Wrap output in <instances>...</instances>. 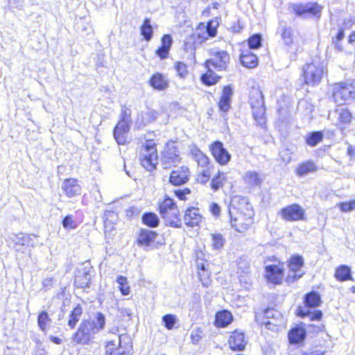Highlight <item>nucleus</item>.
<instances>
[{
    "mask_svg": "<svg viewBox=\"0 0 355 355\" xmlns=\"http://www.w3.org/2000/svg\"><path fill=\"white\" fill-rule=\"evenodd\" d=\"M229 214L232 226L238 232H243L252 223L253 211L251 205L245 198L240 196L232 198Z\"/></svg>",
    "mask_w": 355,
    "mask_h": 355,
    "instance_id": "nucleus-1",
    "label": "nucleus"
},
{
    "mask_svg": "<svg viewBox=\"0 0 355 355\" xmlns=\"http://www.w3.org/2000/svg\"><path fill=\"white\" fill-rule=\"evenodd\" d=\"M105 323V316L102 313H97L94 320H83L71 336L73 343L78 345H89L93 336L104 328Z\"/></svg>",
    "mask_w": 355,
    "mask_h": 355,
    "instance_id": "nucleus-2",
    "label": "nucleus"
},
{
    "mask_svg": "<svg viewBox=\"0 0 355 355\" xmlns=\"http://www.w3.org/2000/svg\"><path fill=\"white\" fill-rule=\"evenodd\" d=\"M104 354L105 355H132V342L126 335H116L114 338L105 341Z\"/></svg>",
    "mask_w": 355,
    "mask_h": 355,
    "instance_id": "nucleus-3",
    "label": "nucleus"
},
{
    "mask_svg": "<svg viewBox=\"0 0 355 355\" xmlns=\"http://www.w3.org/2000/svg\"><path fill=\"white\" fill-rule=\"evenodd\" d=\"M250 103L252 109V114L254 120L258 125L262 126L265 124V112L264 100L262 92L259 90L252 92L250 97Z\"/></svg>",
    "mask_w": 355,
    "mask_h": 355,
    "instance_id": "nucleus-4",
    "label": "nucleus"
},
{
    "mask_svg": "<svg viewBox=\"0 0 355 355\" xmlns=\"http://www.w3.org/2000/svg\"><path fill=\"white\" fill-rule=\"evenodd\" d=\"M325 73L324 67L320 63L306 64L303 67V75L306 84L314 86L320 83Z\"/></svg>",
    "mask_w": 355,
    "mask_h": 355,
    "instance_id": "nucleus-5",
    "label": "nucleus"
},
{
    "mask_svg": "<svg viewBox=\"0 0 355 355\" xmlns=\"http://www.w3.org/2000/svg\"><path fill=\"white\" fill-rule=\"evenodd\" d=\"M210 58L206 62L207 67L218 71L226 70L230 61V55L225 51L212 49L209 52Z\"/></svg>",
    "mask_w": 355,
    "mask_h": 355,
    "instance_id": "nucleus-6",
    "label": "nucleus"
},
{
    "mask_svg": "<svg viewBox=\"0 0 355 355\" xmlns=\"http://www.w3.org/2000/svg\"><path fill=\"white\" fill-rule=\"evenodd\" d=\"M278 214L282 219L289 222L305 220V210L296 203L281 209Z\"/></svg>",
    "mask_w": 355,
    "mask_h": 355,
    "instance_id": "nucleus-7",
    "label": "nucleus"
},
{
    "mask_svg": "<svg viewBox=\"0 0 355 355\" xmlns=\"http://www.w3.org/2000/svg\"><path fill=\"white\" fill-rule=\"evenodd\" d=\"M145 154L141 159V164L149 171L155 168V143L153 139H146V144L143 146Z\"/></svg>",
    "mask_w": 355,
    "mask_h": 355,
    "instance_id": "nucleus-8",
    "label": "nucleus"
},
{
    "mask_svg": "<svg viewBox=\"0 0 355 355\" xmlns=\"http://www.w3.org/2000/svg\"><path fill=\"white\" fill-rule=\"evenodd\" d=\"M288 10L294 12L297 17H303L308 13L313 15H317L321 12L322 7L318 3L312 2L305 4L290 3L288 6Z\"/></svg>",
    "mask_w": 355,
    "mask_h": 355,
    "instance_id": "nucleus-9",
    "label": "nucleus"
},
{
    "mask_svg": "<svg viewBox=\"0 0 355 355\" xmlns=\"http://www.w3.org/2000/svg\"><path fill=\"white\" fill-rule=\"evenodd\" d=\"M333 97L336 103L343 104L345 101L355 98V88L351 85L338 84L334 89Z\"/></svg>",
    "mask_w": 355,
    "mask_h": 355,
    "instance_id": "nucleus-10",
    "label": "nucleus"
},
{
    "mask_svg": "<svg viewBox=\"0 0 355 355\" xmlns=\"http://www.w3.org/2000/svg\"><path fill=\"white\" fill-rule=\"evenodd\" d=\"M211 155L220 165H226L231 159V155L223 147L222 142L216 141L209 146Z\"/></svg>",
    "mask_w": 355,
    "mask_h": 355,
    "instance_id": "nucleus-11",
    "label": "nucleus"
},
{
    "mask_svg": "<svg viewBox=\"0 0 355 355\" xmlns=\"http://www.w3.org/2000/svg\"><path fill=\"white\" fill-rule=\"evenodd\" d=\"M190 171L187 166H182L173 170L168 178V182L174 186H180L188 182Z\"/></svg>",
    "mask_w": 355,
    "mask_h": 355,
    "instance_id": "nucleus-12",
    "label": "nucleus"
},
{
    "mask_svg": "<svg viewBox=\"0 0 355 355\" xmlns=\"http://www.w3.org/2000/svg\"><path fill=\"white\" fill-rule=\"evenodd\" d=\"M217 22L212 21H209L207 26L202 24L196 29L193 33V37H197L198 42L200 43L207 40L210 37H214L217 32Z\"/></svg>",
    "mask_w": 355,
    "mask_h": 355,
    "instance_id": "nucleus-13",
    "label": "nucleus"
},
{
    "mask_svg": "<svg viewBox=\"0 0 355 355\" xmlns=\"http://www.w3.org/2000/svg\"><path fill=\"white\" fill-rule=\"evenodd\" d=\"M205 254L201 251L196 252V265L198 268L199 279L202 284L207 286L209 285V272L207 270V259L205 258Z\"/></svg>",
    "mask_w": 355,
    "mask_h": 355,
    "instance_id": "nucleus-14",
    "label": "nucleus"
},
{
    "mask_svg": "<svg viewBox=\"0 0 355 355\" xmlns=\"http://www.w3.org/2000/svg\"><path fill=\"white\" fill-rule=\"evenodd\" d=\"M62 189L67 198H73L80 195L81 187L76 178H65L62 184Z\"/></svg>",
    "mask_w": 355,
    "mask_h": 355,
    "instance_id": "nucleus-15",
    "label": "nucleus"
},
{
    "mask_svg": "<svg viewBox=\"0 0 355 355\" xmlns=\"http://www.w3.org/2000/svg\"><path fill=\"white\" fill-rule=\"evenodd\" d=\"M283 277L284 268L282 266L272 264L266 266V277L268 282L279 284L282 282Z\"/></svg>",
    "mask_w": 355,
    "mask_h": 355,
    "instance_id": "nucleus-16",
    "label": "nucleus"
},
{
    "mask_svg": "<svg viewBox=\"0 0 355 355\" xmlns=\"http://www.w3.org/2000/svg\"><path fill=\"white\" fill-rule=\"evenodd\" d=\"M304 261L302 257L293 256L289 261L288 267L291 270V274L288 275V279L290 280L297 279L302 277L304 272H302L301 268L302 267Z\"/></svg>",
    "mask_w": 355,
    "mask_h": 355,
    "instance_id": "nucleus-17",
    "label": "nucleus"
},
{
    "mask_svg": "<svg viewBox=\"0 0 355 355\" xmlns=\"http://www.w3.org/2000/svg\"><path fill=\"white\" fill-rule=\"evenodd\" d=\"M130 126L116 123L113 129V137L119 145H126L128 143V134Z\"/></svg>",
    "mask_w": 355,
    "mask_h": 355,
    "instance_id": "nucleus-18",
    "label": "nucleus"
},
{
    "mask_svg": "<svg viewBox=\"0 0 355 355\" xmlns=\"http://www.w3.org/2000/svg\"><path fill=\"white\" fill-rule=\"evenodd\" d=\"M202 216L198 208H188L184 216V222L185 225L189 227L198 226L201 223Z\"/></svg>",
    "mask_w": 355,
    "mask_h": 355,
    "instance_id": "nucleus-19",
    "label": "nucleus"
},
{
    "mask_svg": "<svg viewBox=\"0 0 355 355\" xmlns=\"http://www.w3.org/2000/svg\"><path fill=\"white\" fill-rule=\"evenodd\" d=\"M230 348L234 351H242L245 349L246 341L243 333L234 331L228 340Z\"/></svg>",
    "mask_w": 355,
    "mask_h": 355,
    "instance_id": "nucleus-20",
    "label": "nucleus"
},
{
    "mask_svg": "<svg viewBox=\"0 0 355 355\" xmlns=\"http://www.w3.org/2000/svg\"><path fill=\"white\" fill-rule=\"evenodd\" d=\"M166 225L173 227H180V220L179 218V210L178 207H173L160 214Z\"/></svg>",
    "mask_w": 355,
    "mask_h": 355,
    "instance_id": "nucleus-21",
    "label": "nucleus"
},
{
    "mask_svg": "<svg viewBox=\"0 0 355 355\" xmlns=\"http://www.w3.org/2000/svg\"><path fill=\"white\" fill-rule=\"evenodd\" d=\"M173 42L171 35H164L161 40V46L157 49V56H159L162 60L166 58Z\"/></svg>",
    "mask_w": 355,
    "mask_h": 355,
    "instance_id": "nucleus-22",
    "label": "nucleus"
},
{
    "mask_svg": "<svg viewBox=\"0 0 355 355\" xmlns=\"http://www.w3.org/2000/svg\"><path fill=\"white\" fill-rule=\"evenodd\" d=\"M83 314V308L81 304H76L69 312L67 324L71 329H75Z\"/></svg>",
    "mask_w": 355,
    "mask_h": 355,
    "instance_id": "nucleus-23",
    "label": "nucleus"
},
{
    "mask_svg": "<svg viewBox=\"0 0 355 355\" xmlns=\"http://www.w3.org/2000/svg\"><path fill=\"white\" fill-rule=\"evenodd\" d=\"M52 320L46 311H42L38 313L37 317V323L39 329L43 332L46 333Z\"/></svg>",
    "mask_w": 355,
    "mask_h": 355,
    "instance_id": "nucleus-24",
    "label": "nucleus"
},
{
    "mask_svg": "<svg viewBox=\"0 0 355 355\" xmlns=\"http://www.w3.org/2000/svg\"><path fill=\"white\" fill-rule=\"evenodd\" d=\"M318 170V167L312 160H307L300 164L296 168V173L298 176H304L309 173L315 172Z\"/></svg>",
    "mask_w": 355,
    "mask_h": 355,
    "instance_id": "nucleus-25",
    "label": "nucleus"
},
{
    "mask_svg": "<svg viewBox=\"0 0 355 355\" xmlns=\"http://www.w3.org/2000/svg\"><path fill=\"white\" fill-rule=\"evenodd\" d=\"M240 60L241 64L247 68H254L257 65V57L249 51H243Z\"/></svg>",
    "mask_w": 355,
    "mask_h": 355,
    "instance_id": "nucleus-26",
    "label": "nucleus"
},
{
    "mask_svg": "<svg viewBox=\"0 0 355 355\" xmlns=\"http://www.w3.org/2000/svg\"><path fill=\"white\" fill-rule=\"evenodd\" d=\"M306 336V331L302 327H297L292 329L288 333V339L291 343H299Z\"/></svg>",
    "mask_w": 355,
    "mask_h": 355,
    "instance_id": "nucleus-27",
    "label": "nucleus"
},
{
    "mask_svg": "<svg viewBox=\"0 0 355 355\" xmlns=\"http://www.w3.org/2000/svg\"><path fill=\"white\" fill-rule=\"evenodd\" d=\"M232 320V315L227 311L218 312L216 315L215 324L218 327H225Z\"/></svg>",
    "mask_w": 355,
    "mask_h": 355,
    "instance_id": "nucleus-28",
    "label": "nucleus"
},
{
    "mask_svg": "<svg viewBox=\"0 0 355 355\" xmlns=\"http://www.w3.org/2000/svg\"><path fill=\"white\" fill-rule=\"evenodd\" d=\"M116 281L118 284V288L122 295H128L130 294L131 287L126 277L119 275Z\"/></svg>",
    "mask_w": 355,
    "mask_h": 355,
    "instance_id": "nucleus-29",
    "label": "nucleus"
},
{
    "mask_svg": "<svg viewBox=\"0 0 355 355\" xmlns=\"http://www.w3.org/2000/svg\"><path fill=\"white\" fill-rule=\"evenodd\" d=\"M180 159L181 158L178 157H170L162 154L160 160L161 166L163 169L171 168L178 164L180 162Z\"/></svg>",
    "mask_w": 355,
    "mask_h": 355,
    "instance_id": "nucleus-30",
    "label": "nucleus"
},
{
    "mask_svg": "<svg viewBox=\"0 0 355 355\" xmlns=\"http://www.w3.org/2000/svg\"><path fill=\"white\" fill-rule=\"evenodd\" d=\"M278 32L280 33L284 43L290 46L293 43V30L291 27L281 25L278 28Z\"/></svg>",
    "mask_w": 355,
    "mask_h": 355,
    "instance_id": "nucleus-31",
    "label": "nucleus"
},
{
    "mask_svg": "<svg viewBox=\"0 0 355 355\" xmlns=\"http://www.w3.org/2000/svg\"><path fill=\"white\" fill-rule=\"evenodd\" d=\"M323 137V133L320 131L312 132L306 136V143L309 146L314 147L322 141Z\"/></svg>",
    "mask_w": 355,
    "mask_h": 355,
    "instance_id": "nucleus-32",
    "label": "nucleus"
},
{
    "mask_svg": "<svg viewBox=\"0 0 355 355\" xmlns=\"http://www.w3.org/2000/svg\"><path fill=\"white\" fill-rule=\"evenodd\" d=\"M155 237V233L147 230H141L138 238V244H150Z\"/></svg>",
    "mask_w": 355,
    "mask_h": 355,
    "instance_id": "nucleus-33",
    "label": "nucleus"
},
{
    "mask_svg": "<svg viewBox=\"0 0 355 355\" xmlns=\"http://www.w3.org/2000/svg\"><path fill=\"white\" fill-rule=\"evenodd\" d=\"M207 73L201 76L202 82L207 85H212L218 82L220 77L217 76L213 71L212 68L207 67Z\"/></svg>",
    "mask_w": 355,
    "mask_h": 355,
    "instance_id": "nucleus-34",
    "label": "nucleus"
},
{
    "mask_svg": "<svg viewBox=\"0 0 355 355\" xmlns=\"http://www.w3.org/2000/svg\"><path fill=\"white\" fill-rule=\"evenodd\" d=\"M80 223L81 221L76 220L75 216L71 214L65 216L62 220L63 227L67 230L76 229Z\"/></svg>",
    "mask_w": 355,
    "mask_h": 355,
    "instance_id": "nucleus-35",
    "label": "nucleus"
},
{
    "mask_svg": "<svg viewBox=\"0 0 355 355\" xmlns=\"http://www.w3.org/2000/svg\"><path fill=\"white\" fill-rule=\"evenodd\" d=\"M335 277L339 281L352 279L351 270L347 266H340L337 268L336 270Z\"/></svg>",
    "mask_w": 355,
    "mask_h": 355,
    "instance_id": "nucleus-36",
    "label": "nucleus"
},
{
    "mask_svg": "<svg viewBox=\"0 0 355 355\" xmlns=\"http://www.w3.org/2000/svg\"><path fill=\"white\" fill-rule=\"evenodd\" d=\"M246 184L251 186H259L261 182L259 175L255 171H248L243 177Z\"/></svg>",
    "mask_w": 355,
    "mask_h": 355,
    "instance_id": "nucleus-37",
    "label": "nucleus"
},
{
    "mask_svg": "<svg viewBox=\"0 0 355 355\" xmlns=\"http://www.w3.org/2000/svg\"><path fill=\"white\" fill-rule=\"evenodd\" d=\"M336 112L338 114V121L344 124H348L352 120V114L350 112L344 107L338 108L336 110Z\"/></svg>",
    "mask_w": 355,
    "mask_h": 355,
    "instance_id": "nucleus-38",
    "label": "nucleus"
},
{
    "mask_svg": "<svg viewBox=\"0 0 355 355\" xmlns=\"http://www.w3.org/2000/svg\"><path fill=\"white\" fill-rule=\"evenodd\" d=\"M131 110L130 108L123 107L121 110L120 118L116 123L131 125Z\"/></svg>",
    "mask_w": 355,
    "mask_h": 355,
    "instance_id": "nucleus-39",
    "label": "nucleus"
},
{
    "mask_svg": "<svg viewBox=\"0 0 355 355\" xmlns=\"http://www.w3.org/2000/svg\"><path fill=\"white\" fill-rule=\"evenodd\" d=\"M305 303L310 307L318 306L321 303L320 296L315 292H311L306 295Z\"/></svg>",
    "mask_w": 355,
    "mask_h": 355,
    "instance_id": "nucleus-40",
    "label": "nucleus"
},
{
    "mask_svg": "<svg viewBox=\"0 0 355 355\" xmlns=\"http://www.w3.org/2000/svg\"><path fill=\"white\" fill-rule=\"evenodd\" d=\"M163 155H166L170 157H180L179 151L177 148L176 143L174 141L168 142L162 152Z\"/></svg>",
    "mask_w": 355,
    "mask_h": 355,
    "instance_id": "nucleus-41",
    "label": "nucleus"
},
{
    "mask_svg": "<svg viewBox=\"0 0 355 355\" xmlns=\"http://www.w3.org/2000/svg\"><path fill=\"white\" fill-rule=\"evenodd\" d=\"M89 279L87 273L84 275H76L74 279V285L77 288H83L88 286Z\"/></svg>",
    "mask_w": 355,
    "mask_h": 355,
    "instance_id": "nucleus-42",
    "label": "nucleus"
},
{
    "mask_svg": "<svg viewBox=\"0 0 355 355\" xmlns=\"http://www.w3.org/2000/svg\"><path fill=\"white\" fill-rule=\"evenodd\" d=\"M169 80L162 73H157V90H165L168 87Z\"/></svg>",
    "mask_w": 355,
    "mask_h": 355,
    "instance_id": "nucleus-43",
    "label": "nucleus"
},
{
    "mask_svg": "<svg viewBox=\"0 0 355 355\" xmlns=\"http://www.w3.org/2000/svg\"><path fill=\"white\" fill-rule=\"evenodd\" d=\"M238 273L245 274L250 270V262L246 257H241L237 261Z\"/></svg>",
    "mask_w": 355,
    "mask_h": 355,
    "instance_id": "nucleus-44",
    "label": "nucleus"
},
{
    "mask_svg": "<svg viewBox=\"0 0 355 355\" xmlns=\"http://www.w3.org/2000/svg\"><path fill=\"white\" fill-rule=\"evenodd\" d=\"M162 322L166 329H172L175 324L178 322V318L174 315L167 314L163 316Z\"/></svg>",
    "mask_w": 355,
    "mask_h": 355,
    "instance_id": "nucleus-45",
    "label": "nucleus"
},
{
    "mask_svg": "<svg viewBox=\"0 0 355 355\" xmlns=\"http://www.w3.org/2000/svg\"><path fill=\"white\" fill-rule=\"evenodd\" d=\"M141 33L147 40H148L152 37L153 28L150 25L149 20H144L142 26H141Z\"/></svg>",
    "mask_w": 355,
    "mask_h": 355,
    "instance_id": "nucleus-46",
    "label": "nucleus"
},
{
    "mask_svg": "<svg viewBox=\"0 0 355 355\" xmlns=\"http://www.w3.org/2000/svg\"><path fill=\"white\" fill-rule=\"evenodd\" d=\"M142 223L150 227H155V214L153 212H147L145 213L142 216Z\"/></svg>",
    "mask_w": 355,
    "mask_h": 355,
    "instance_id": "nucleus-47",
    "label": "nucleus"
},
{
    "mask_svg": "<svg viewBox=\"0 0 355 355\" xmlns=\"http://www.w3.org/2000/svg\"><path fill=\"white\" fill-rule=\"evenodd\" d=\"M248 45L251 49H257L261 45V36L259 34H255L251 36L248 40Z\"/></svg>",
    "mask_w": 355,
    "mask_h": 355,
    "instance_id": "nucleus-48",
    "label": "nucleus"
},
{
    "mask_svg": "<svg viewBox=\"0 0 355 355\" xmlns=\"http://www.w3.org/2000/svg\"><path fill=\"white\" fill-rule=\"evenodd\" d=\"M225 180V174L218 172L217 176L214 177L211 180V188L216 191L223 186V181Z\"/></svg>",
    "mask_w": 355,
    "mask_h": 355,
    "instance_id": "nucleus-49",
    "label": "nucleus"
},
{
    "mask_svg": "<svg viewBox=\"0 0 355 355\" xmlns=\"http://www.w3.org/2000/svg\"><path fill=\"white\" fill-rule=\"evenodd\" d=\"M343 212H349L355 209V200H352L349 202H343L337 205Z\"/></svg>",
    "mask_w": 355,
    "mask_h": 355,
    "instance_id": "nucleus-50",
    "label": "nucleus"
},
{
    "mask_svg": "<svg viewBox=\"0 0 355 355\" xmlns=\"http://www.w3.org/2000/svg\"><path fill=\"white\" fill-rule=\"evenodd\" d=\"M173 207H177V206L172 199L167 198L159 205V214H161Z\"/></svg>",
    "mask_w": 355,
    "mask_h": 355,
    "instance_id": "nucleus-51",
    "label": "nucleus"
},
{
    "mask_svg": "<svg viewBox=\"0 0 355 355\" xmlns=\"http://www.w3.org/2000/svg\"><path fill=\"white\" fill-rule=\"evenodd\" d=\"M175 68L178 75L182 78L187 73V65L182 62H177Z\"/></svg>",
    "mask_w": 355,
    "mask_h": 355,
    "instance_id": "nucleus-52",
    "label": "nucleus"
},
{
    "mask_svg": "<svg viewBox=\"0 0 355 355\" xmlns=\"http://www.w3.org/2000/svg\"><path fill=\"white\" fill-rule=\"evenodd\" d=\"M200 175H198V180L201 183H206L210 178V172L209 169H203L202 171H200Z\"/></svg>",
    "mask_w": 355,
    "mask_h": 355,
    "instance_id": "nucleus-53",
    "label": "nucleus"
},
{
    "mask_svg": "<svg viewBox=\"0 0 355 355\" xmlns=\"http://www.w3.org/2000/svg\"><path fill=\"white\" fill-rule=\"evenodd\" d=\"M213 244H224L225 239L220 233L215 232L211 234Z\"/></svg>",
    "mask_w": 355,
    "mask_h": 355,
    "instance_id": "nucleus-54",
    "label": "nucleus"
},
{
    "mask_svg": "<svg viewBox=\"0 0 355 355\" xmlns=\"http://www.w3.org/2000/svg\"><path fill=\"white\" fill-rule=\"evenodd\" d=\"M233 95V89L230 85L224 87L221 98L231 101V97Z\"/></svg>",
    "mask_w": 355,
    "mask_h": 355,
    "instance_id": "nucleus-55",
    "label": "nucleus"
},
{
    "mask_svg": "<svg viewBox=\"0 0 355 355\" xmlns=\"http://www.w3.org/2000/svg\"><path fill=\"white\" fill-rule=\"evenodd\" d=\"M230 102L231 101L230 100L220 98V100L218 103V107L220 110L224 112H226L230 107Z\"/></svg>",
    "mask_w": 355,
    "mask_h": 355,
    "instance_id": "nucleus-56",
    "label": "nucleus"
},
{
    "mask_svg": "<svg viewBox=\"0 0 355 355\" xmlns=\"http://www.w3.org/2000/svg\"><path fill=\"white\" fill-rule=\"evenodd\" d=\"M302 316H308L311 320H319L322 318V312L320 311H316L313 313H300Z\"/></svg>",
    "mask_w": 355,
    "mask_h": 355,
    "instance_id": "nucleus-57",
    "label": "nucleus"
},
{
    "mask_svg": "<svg viewBox=\"0 0 355 355\" xmlns=\"http://www.w3.org/2000/svg\"><path fill=\"white\" fill-rule=\"evenodd\" d=\"M139 214V210L135 207H131L125 210V216L128 218H132Z\"/></svg>",
    "mask_w": 355,
    "mask_h": 355,
    "instance_id": "nucleus-58",
    "label": "nucleus"
},
{
    "mask_svg": "<svg viewBox=\"0 0 355 355\" xmlns=\"http://www.w3.org/2000/svg\"><path fill=\"white\" fill-rule=\"evenodd\" d=\"M209 210L214 216H218L220 215V207L218 204L215 202H213L210 205Z\"/></svg>",
    "mask_w": 355,
    "mask_h": 355,
    "instance_id": "nucleus-59",
    "label": "nucleus"
},
{
    "mask_svg": "<svg viewBox=\"0 0 355 355\" xmlns=\"http://www.w3.org/2000/svg\"><path fill=\"white\" fill-rule=\"evenodd\" d=\"M132 313L128 309H122L120 311V318L122 320L128 321L131 319Z\"/></svg>",
    "mask_w": 355,
    "mask_h": 355,
    "instance_id": "nucleus-60",
    "label": "nucleus"
},
{
    "mask_svg": "<svg viewBox=\"0 0 355 355\" xmlns=\"http://www.w3.org/2000/svg\"><path fill=\"white\" fill-rule=\"evenodd\" d=\"M200 334L201 331L200 329H197L196 331H192L191 334V338L193 343H197L201 339Z\"/></svg>",
    "mask_w": 355,
    "mask_h": 355,
    "instance_id": "nucleus-61",
    "label": "nucleus"
},
{
    "mask_svg": "<svg viewBox=\"0 0 355 355\" xmlns=\"http://www.w3.org/2000/svg\"><path fill=\"white\" fill-rule=\"evenodd\" d=\"M192 154L194 156L196 161L197 162H199L201 159L205 157L206 155L203 154L199 149L196 148L194 150H192Z\"/></svg>",
    "mask_w": 355,
    "mask_h": 355,
    "instance_id": "nucleus-62",
    "label": "nucleus"
},
{
    "mask_svg": "<svg viewBox=\"0 0 355 355\" xmlns=\"http://www.w3.org/2000/svg\"><path fill=\"white\" fill-rule=\"evenodd\" d=\"M345 37V32L343 29L339 30L338 34L336 35L335 39L333 41L340 42Z\"/></svg>",
    "mask_w": 355,
    "mask_h": 355,
    "instance_id": "nucleus-63",
    "label": "nucleus"
},
{
    "mask_svg": "<svg viewBox=\"0 0 355 355\" xmlns=\"http://www.w3.org/2000/svg\"><path fill=\"white\" fill-rule=\"evenodd\" d=\"M347 154L351 157H355V147L352 145H349L347 148Z\"/></svg>",
    "mask_w": 355,
    "mask_h": 355,
    "instance_id": "nucleus-64",
    "label": "nucleus"
}]
</instances>
